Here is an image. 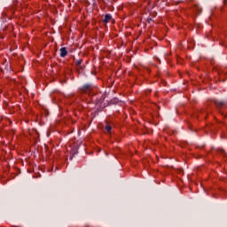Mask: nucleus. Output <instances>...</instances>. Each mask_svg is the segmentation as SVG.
Listing matches in <instances>:
<instances>
[{"label":"nucleus","instance_id":"1","mask_svg":"<svg viewBox=\"0 0 227 227\" xmlns=\"http://www.w3.org/2000/svg\"><path fill=\"white\" fill-rule=\"evenodd\" d=\"M79 90H80L81 93H88V95H90V97L96 95V92L93 91V86L90 83L84 84Z\"/></svg>","mask_w":227,"mask_h":227},{"label":"nucleus","instance_id":"2","mask_svg":"<svg viewBox=\"0 0 227 227\" xmlns=\"http://www.w3.org/2000/svg\"><path fill=\"white\" fill-rule=\"evenodd\" d=\"M214 104L216 106L217 109L221 111L223 106H226L227 101L226 100H219V99H215Z\"/></svg>","mask_w":227,"mask_h":227},{"label":"nucleus","instance_id":"3","mask_svg":"<svg viewBox=\"0 0 227 227\" xmlns=\"http://www.w3.org/2000/svg\"><path fill=\"white\" fill-rule=\"evenodd\" d=\"M113 20V16L109 13L105 15L104 20H102V22H104V24H109V21Z\"/></svg>","mask_w":227,"mask_h":227},{"label":"nucleus","instance_id":"4","mask_svg":"<svg viewBox=\"0 0 227 227\" xmlns=\"http://www.w3.org/2000/svg\"><path fill=\"white\" fill-rule=\"evenodd\" d=\"M68 54V51L65 47L60 49V58H67V55Z\"/></svg>","mask_w":227,"mask_h":227},{"label":"nucleus","instance_id":"5","mask_svg":"<svg viewBox=\"0 0 227 227\" xmlns=\"http://www.w3.org/2000/svg\"><path fill=\"white\" fill-rule=\"evenodd\" d=\"M75 65L78 69L82 70V59L75 60Z\"/></svg>","mask_w":227,"mask_h":227},{"label":"nucleus","instance_id":"6","mask_svg":"<svg viewBox=\"0 0 227 227\" xmlns=\"http://www.w3.org/2000/svg\"><path fill=\"white\" fill-rule=\"evenodd\" d=\"M105 130L107 132V134H111V130H113V127H111V125L107 124L105 127Z\"/></svg>","mask_w":227,"mask_h":227},{"label":"nucleus","instance_id":"7","mask_svg":"<svg viewBox=\"0 0 227 227\" xmlns=\"http://www.w3.org/2000/svg\"><path fill=\"white\" fill-rule=\"evenodd\" d=\"M219 152L222 155H226V152L223 149H220Z\"/></svg>","mask_w":227,"mask_h":227},{"label":"nucleus","instance_id":"8","mask_svg":"<svg viewBox=\"0 0 227 227\" xmlns=\"http://www.w3.org/2000/svg\"><path fill=\"white\" fill-rule=\"evenodd\" d=\"M103 100H104V98L99 99L98 102H99L100 104H102V101H103Z\"/></svg>","mask_w":227,"mask_h":227},{"label":"nucleus","instance_id":"9","mask_svg":"<svg viewBox=\"0 0 227 227\" xmlns=\"http://www.w3.org/2000/svg\"><path fill=\"white\" fill-rule=\"evenodd\" d=\"M72 159H74V156H71V157H70V160H72Z\"/></svg>","mask_w":227,"mask_h":227}]
</instances>
